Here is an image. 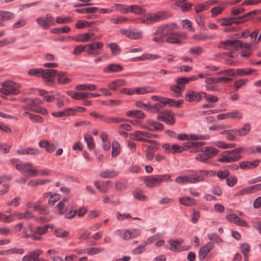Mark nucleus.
I'll use <instances>...</instances> for the list:
<instances>
[{
    "label": "nucleus",
    "instance_id": "nucleus-1",
    "mask_svg": "<svg viewBox=\"0 0 261 261\" xmlns=\"http://www.w3.org/2000/svg\"><path fill=\"white\" fill-rule=\"evenodd\" d=\"M172 26L176 27L175 24H165L158 27L153 33L154 37L153 41L158 43H163L165 41L169 43H178L177 36L175 33H172L171 30Z\"/></svg>",
    "mask_w": 261,
    "mask_h": 261
},
{
    "label": "nucleus",
    "instance_id": "nucleus-2",
    "mask_svg": "<svg viewBox=\"0 0 261 261\" xmlns=\"http://www.w3.org/2000/svg\"><path fill=\"white\" fill-rule=\"evenodd\" d=\"M11 164L22 174L31 176H38V170L36 169L32 163H23L17 159H12L10 160Z\"/></svg>",
    "mask_w": 261,
    "mask_h": 261
},
{
    "label": "nucleus",
    "instance_id": "nucleus-3",
    "mask_svg": "<svg viewBox=\"0 0 261 261\" xmlns=\"http://www.w3.org/2000/svg\"><path fill=\"white\" fill-rule=\"evenodd\" d=\"M243 149V147H238L231 150L225 151L222 154L218 161L224 163L234 162L239 161L242 158L240 154Z\"/></svg>",
    "mask_w": 261,
    "mask_h": 261
},
{
    "label": "nucleus",
    "instance_id": "nucleus-4",
    "mask_svg": "<svg viewBox=\"0 0 261 261\" xmlns=\"http://www.w3.org/2000/svg\"><path fill=\"white\" fill-rule=\"evenodd\" d=\"M171 175L166 174L156 176H148L144 179V184L148 188H151L160 186L162 182L171 180Z\"/></svg>",
    "mask_w": 261,
    "mask_h": 261
},
{
    "label": "nucleus",
    "instance_id": "nucleus-5",
    "mask_svg": "<svg viewBox=\"0 0 261 261\" xmlns=\"http://www.w3.org/2000/svg\"><path fill=\"white\" fill-rule=\"evenodd\" d=\"M0 92L4 95H16L19 93V84L11 81H6L1 83Z\"/></svg>",
    "mask_w": 261,
    "mask_h": 261
},
{
    "label": "nucleus",
    "instance_id": "nucleus-6",
    "mask_svg": "<svg viewBox=\"0 0 261 261\" xmlns=\"http://www.w3.org/2000/svg\"><path fill=\"white\" fill-rule=\"evenodd\" d=\"M250 45L248 43H243L238 40H228L223 42H221L218 45V47L223 49H237L238 47L249 48Z\"/></svg>",
    "mask_w": 261,
    "mask_h": 261
},
{
    "label": "nucleus",
    "instance_id": "nucleus-7",
    "mask_svg": "<svg viewBox=\"0 0 261 261\" xmlns=\"http://www.w3.org/2000/svg\"><path fill=\"white\" fill-rule=\"evenodd\" d=\"M201 151V153L196 155V159L201 162H205L207 160L212 158L218 152V150L217 149L210 146L203 148Z\"/></svg>",
    "mask_w": 261,
    "mask_h": 261
},
{
    "label": "nucleus",
    "instance_id": "nucleus-8",
    "mask_svg": "<svg viewBox=\"0 0 261 261\" xmlns=\"http://www.w3.org/2000/svg\"><path fill=\"white\" fill-rule=\"evenodd\" d=\"M36 22L39 26L44 30L55 25L54 18L49 14H47L44 17L37 18Z\"/></svg>",
    "mask_w": 261,
    "mask_h": 261
},
{
    "label": "nucleus",
    "instance_id": "nucleus-9",
    "mask_svg": "<svg viewBox=\"0 0 261 261\" xmlns=\"http://www.w3.org/2000/svg\"><path fill=\"white\" fill-rule=\"evenodd\" d=\"M202 178L199 176L195 177L193 175L192 171H190V174L187 176H178L175 179V181L180 184L183 185L187 183H196L199 181H202Z\"/></svg>",
    "mask_w": 261,
    "mask_h": 261
},
{
    "label": "nucleus",
    "instance_id": "nucleus-10",
    "mask_svg": "<svg viewBox=\"0 0 261 261\" xmlns=\"http://www.w3.org/2000/svg\"><path fill=\"white\" fill-rule=\"evenodd\" d=\"M103 43L102 42H94L85 45L86 53L88 55H97L99 54L97 49L102 48Z\"/></svg>",
    "mask_w": 261,
    "mask_h": 261
},
{
    "label": "nucleus",
    "instance_id": "nucleus-11",
    "mask_svg": "<svg viewBox=\"0 0 261 261\" xmlns=\"http://www.w3.org/2000/svg\"><path fill=\"white\" fill-rule=\"evenodd\" d=\"M142 127L152 132H155L163 130L164 125L155 120L148 119L146 121V124L142 125Z\"/></svg>",
    "mask_w": 261,
    "mask_h": 261
},
{
    "label": "nucleus",
    "instance_id": "nucleus-12",
    "mask_svg": "<svg viewBox=\"0 0 261 261\" xmlns=\"http://www.w3.org/2000/svg\"><path fill=\"white\" fill-rule=\"evenodd\" d=\"M162 148L166 153L174 154L176 153H180L185 150V148L177 144L170 145L169 144H164L162 145Z\"/></svg>",
    "mask_w": 261,
    "mask_h": 261
},
{
    "label": "nucleus",
    "instance_id": "nucleus-13",
    "mask_svg": "<svg viewBox=\"0 0 261 261\" xmlns=\"http://www.w3.org/2000/svg\"><path fill=\"white\" fill-rule=\"evenodd\" d=\"M68 94L72 98L80 100L83 99L85 98H89L90 97H99L100 94L99 93H91L87 92H75L73 91L68 92Z\"/></svg>",
    "mask_w": 261,
    "mask_h": 261
},
{
    "label": "nucleus",
    "instance_id": "nucleus-14",
    "mask_svg": "<svg viewBox=\"0 0 261 261\" xmlns=\"http://www.w3.org/2000/svg\"><path fill=\"white\" fill-rule=\"evenodd\" d=\"M120 33L131 39H140L142 37V32L136 29H121Z\"/></svg>",
    "mask_w": 261,
    "mask_h": 261
},
{
    "label": "nucleus",
    "instance_id": "nucleus-15",
    "mask_svg": "<svg viewBox=\"0 0 261 261\" xmlns=\"http://www.w3.org/2000/svg\"><path fill=\"white\" fill-rule=\"evenodd\" d=\"M43 251L37 249L28 253L23 256L21 259L22 261H37L38 257L42 254Z\"/></svg>",
    "mask_w": 261,
    "mask_h": 261
},
{
    "label": "nucleus",
    "instance_id": "nucleus-16",
    "mask_svg": "<svg viewBox=\"0 0 261 261\" xmlns=\"http://www.w3.org/2000/svg\"><path fill=\"white\" fill-rule=\"evenodd\" d=\"M42 78L46 82L54 83L55 76L57 75V70L55 69H43Z\"/></svg>",
    "mask_w": 261,
    "mask_h": 261
},
{
    "label": "nucleus",
    "instance_id": "nucleus-17",
    "mask_svg": "<svg viewBox=\"0 0 261 261\" xmlns=\"http://www.w3.org/2000/svg\"><path fill=\"white\" fill-rule=\"evenodd\" d=\"M214 244L212 242L206 243L204 246H202L199 252V258L200 260H203L206 256L207 254L214 248Z\"/></svg>",
    "mask_w": 261,
    "mask_h": 261
},
{
    "label": "nucleus",
    "instance_id": "nucleus-18",
    "mask_svg": "<svg viewBox=\"0 0 261 261\" xmlns=\"http://www.w3.org/2000/svg\"><path fill=\"white\" fill-rule=\"evenodd\" d=\"M232 79L226 76H222L219 77H207L205 79V82L207 84L211 85L213 84H217L219 83H229L231 82Z\"/></svg>",
    "mask_w": 261,
    "mask_h": 261
},
{
    "label": "nucleus",
    "instance_id": "nucleus-19",
    "mask_svg": "<svg viewBox=\"0 0 261 261\" xmlns=\"http://www.w3.org/2000/svg\"><path fill=\"white\" fill-rule=\"evenodd\" d=\"M245 17H228L223 18L219 20L222 25L230 26L233 23H240L243 21L242 20Z\"/></svg>",
    "mask_w": 261,
    "mask_h": 261
},
{
    "label": "nucleus",
    "instance_id": "nucleus-20",
    "mask_svg": "<svg viewBox=\"0 0 261 261\" xmlns=\"http://www.w3.org/2000/svg\"><path fill=\"white\" fill-rule=\"evenodd\" d=\"M166 17L167 16L165 12L162 11L158 12L155 13L147 15V19H149V21L151 23L162 21L166 19Z\"/></svg>",
    "mask_w": 261,
    "mask_h": 261
},
{
    "label": "nucleus",
    "instance_id": "nucleus-21",
    "mask_svg": "<svg viewBox=\"0 0 261 261\" xmlns=\"http://www.w3.org/2000/svg\"><path fill=\"white\" fill-rule=\"evenodd\" d=\"M203 96L202 93H199L194 91H189L187 92L185 99L190 102L199 101Z\"/></svg>",
    "mask_w": 261,
    "mask_h": 261
},
{
    "label": "nucleus",
    "instance_id": "nucleus-22",
    "mask_svg": "<svg viewBox=\"0 0 261 261\" xmlns=\"http://www.w3.org/2000/svg\"><path fill=\"white\" fill-rule=\"evenodd\" d=\"M14 17V14L11 12L0 11V27L5 26L4 21L12 19Z\"/></svg>",
    "mask_w": 261,
    "mask_h": 261
},
{
    "label": "nucleus",
    "instance_id": "nucleus-23",
    "mask_svg": "<svg viewBox=\"0 0 261 261\" xmlns=\"http://www.w3.org/2000/svg\"><path fill=\"white\" fill-rule=\"evenodd\" d=\"M39 145L41 148H45L46 152L51 153L54 152L57 148V145L54 143H51L48 140L40 141Z\"/></svg>",
    "mask_w": 261,
    "mask_h": 261
},
{
    "label": "nucleus",
    "instance_id": "nucleus-24",
    "mask_svg": "<svg viewBox=\"0 0 261 261\" xmlns=\"http://www.w3.org/2000/svg\"><path fill=\"white\" fill-rule=\"evenodd\" d=\"M251 126L250 124L246 123L241 128L231 129L233 134L239 136H245L249 133L250 130Z\"/></svg>",
    "mask_w": 261,
    "mask_h": 261
},
{
    "label": "nucleus",
    "instance_id": "nucleus-25",
    "mask_svg": "<svg viewBox=\"0 0 261 261\" xmlns=\"http://www.w3.org/2000/svg\"><path fill=\"white\" fill-rule=\"evenodd\" d=\"M155 89L151 86L134 88V91L136 94H144L154 92Z\"/></svg>",
    "mask_w": 261,
    "mask_h": 261
},
{
    "label": "nucleus",
    "instance_id": "nucleus-26",
    "mask_svg": "<svg viewBox=\"0 0 261 261\" xmlns=\"http://www.w3.org/2000/svg\"><path fill=\"white\" fill-rule=\"evenodd\" d=\"M182 239H177L176 240H169L168 243L170 245L169 249L171 251L177 252L179 251L178 249L179 246L183 242Z\"/></svg>",
    "mask_w": 261,
    "mask_h": 261
},
{
    "label": "nucleus",
    "instance_id": "nucleus-27",
    "mask_svg": "<svg viewBox=\"0 0 261 261\" xmlns=\"http://www.w3.org/2000/svg\"><path fill=\"white\" fill-rule=\"evenodd\" d=\"M204 143L202 142H187L184 143V148L186 147L188 148H192L191 152H196L198 151V149H196L197 148L200 147L203 145ZM186 149H185L186 150Z\"/></svg>",
    "mask_w": 261,
    "mask_h": 261
},
{
    "label": "nucleus",
    "instance_id": "nucleus-28",
    "mask_svg": "<svg viewBox=\"0 0 261 261\" xmlns=\"http://www.w3.org/2000/svg\"><path fill=\"white\" fill-rule=\"evenodd\" d=\"M56 75L58 76V82L60 84L64 85L71 82V79L67 77L66 73L65 72L57 70Z\"/></svg>",
    "mask_w": 261,
    "mask_h": 261
},
{
    "label": "nucleus",
    "instance_id": "nucleus-29",
    "mask_svg": "<svg viewBox=\"0 0 261 261\" xmlns=\"http://www.w3.org/2000/svg\"><path fill=\"white\" fill-rule=\"evenodd\" d=\"M23 233L24 237L30 238L33 240H40L41 239V237L34 234V231L33 232L31 229V226H29L28 228H24L23 229Z\"/></svg>",
    "mask_w": 261,
    "mask_h": 261
},
{
    "label": "nucleus",
    "instance_id": "nucleus-30",
    "mask_svg": "<svg viewBox=\"0 0 261 261\" xmlns=\"http://www.w3.org/2000/svg\"><path fill=\"white\" fill-rule=\"evenodd\" d=\"M111 184V181H108L106 182L100 183L99 181H95L94 182L95 186L102 193L107 192Z\"/></svg>",
    "mask_w": 261,
    "mask_h": 261
},
{
    "label": "nucleus",
    "instance_id": "nucleus-31",
    "mask_svg": "<svg viewBox=\"0 0 261 261\" xmlns=\"http://www.w3.org/2000/svg\"><path fill=\"white\" fill-rule=\"evenodd\" d=\"M179 202L180 204L187 206H191L196 204L194 199L186 196L179 198Z\"/></svg>",
    "mask_w": 261,
    "mask_h": 261
},
{
    "label": "nucleus",
    "instance_id": "nucleus-32",
    "mask_svg": "<svg viewBox=\"0 0 261 261\" xmlns=\"http://www.w3.org/2000/svg\"><path fill=\"white\" fill-rule=\"evenodd\" d=\"M93 36L94 34L91 32L82 34L79 35L77 40L80 42H87L90 41L94 40L95 39L93 38Z\"/></svg>",
    "mask_w": 261,
    "mask_h": 261
},
{
    "label": "nucleus",
    "instance_id": "nucleus-33",
    "mask_svg": "<svg viewBox=\"0 0 261 261\" xmlns=\"http://www.w3.org/2000/svg\"><path fill=\"white\" fill-rule=\"evenodd\" d=\"M193 175L195 177L200 176L202 178V181L204 180L203 176H212L216 175V172L206 170H200L199 171H192Z\"/></svg>",
    "mask_w": 261,
    "mask_h": 261
},
{
    "label": "nucleus",
    "instance_id": "nucleus-34",
    "mask_svg": "<svg viewBox=\"0 0 261 261\" xmlns=\"http://www.w3.org/2000/svg\"><path fill=\"white\" fill-rule=\"evenodd\" d=\"M122 69V67L121 65L119 64H112L105 68L103 71L105 73H108L112 72H119L121 71Z\"/></svg>",
    "mask_w": 261,
    "mask_h": 261
},
{
    "label": "nucleus",
    "instance_id": "nucleus-35",
    "mask_svg": "<svg viewBox=\"0 0 261 261\" xmlns=\"http://www.w3.org/2000/svg\"><path fill=\"white\" fill-rule=\"evenodd\" d=\"M125 85V81L123 80H118L113 81L108 84V88L113 91H115L118 87H121Z\"/></svg>",
    "mask_w": 261,
    "mask_h": 261
},
{
    "label": "nucleus",
    "instance_id": "nucleus-36",
    "mask_svg": "<svg viewBox=\"0 0 261 261\" xmlns=\"http://www.w3.org/2000/svg\"><path fill=\"white\" fill-rule=\"evenodd\" d=\"M158 149V145L148 146L146 150V158L148 161L153 159L155 151Z\"/></svg>",
    "mask_w": 261,
    "mask_h": 261
},
{
    "label": "nucleus",
    "instance_id": "nucleus-37",
    "mask_svg": "<svg viewBox=\"0 0 261 261\" xmlns=\"http://www.w3.org/2000/svg\"><path fill=\"white\" fill-rule=\"evenodd\" d=\"M23 102L26 101L25 105L22 106V109L23 110L31 111L34 112V110H36V106L35 105V103H34V100L33 99L30 98L28 100H23Z\"/></svg>",
    "mask_w": 261,
    "mask_h": 261
},
{
    "label": "nucleus",
    "instance_id": "nucleus-38",
    "mask_svg": "<svg viewBox=\"0 0 261 261\" xmlns=\"http://www.w3.org/2000/svg\"><path fill=\"white\" fill-rule=\"evenodd\" d=\"M134 197L139 200L145 201L148 199L147 196L144 194L143 191L140 189H136L133 192Z\"/></svg>",
    "mask_w": 261,
    "mask_h": 261
},
{
    "label": "nucleus",
    "instance_id": "nucleus-39",
    "mask_svg": "<svg viewBox=\"0 0 261 261\" xmlns=\"http://www.w3.org/2000/svg\"><path fill=\"white\" fill-rule=\"evenodd\" d=\"M126 115L128 117H134L139 119H143L145 117V114L142 111L138 110L127 111Z\"/></svg>",
    "mask_w": 261,
    "mask_h": 261
},
{
    "label": "nucleus",
    "instance_id": "nucleus-40",
    "mask_svg": "<svg viewBox=\"0 0 261 261\" xmlns=\"http://www.w3.org/2000/svg\"><path fill=\"white\" fill-rule=\"evenodd\" d=\"M118 171L116 170H106L103 172H101L100 173V176L102 178H112L114 177L117 176L118 175Z\"/></svg>",
    "mask_w": 261,
    "mask_h": 261
},
{
    "label": "nucleus",
    "instance_id": "nucleus-41",
    "mask_svg": "<svg viewBox=\"0 0 261 261\" xmlns=\"http://www.w3.org/2000/svg\"><path fill=\"white\" fill-rule=\"evenodd\" d=\"M167 124L172 125L175 123L174 115L171 112H165L164 121Z\"/></svg>",
    "mask_w": 261,
    "mask_h": 261
},
{
    "label": "nucleus",
    "instance_id": "nucleus-42",
    "mask_svg": "<svg viewBox=\"0 0 261 261\" xmlns=\"http://www.w3.org/2000/svg\"><path fill=\"white\" fill-rule=\"evenodd\" d=\"M183 100H179L178 101H175L172 99L166 98L164 99L163 103H164V106L166 104H168L172 107H178L181 103H183Z\"/></svg>",
    "mask_w": 261,
    "mask_h": 261
},
{
    "label": "nucleus",
    "instance_id": "nucleus-43",
    "mask_svg": "<svg viewBox=\"0 0 261 261\" xmlns=\"http://www.w3.org/2000/svg\"><path fill=\"white\" fill-rule=\"evenodd\" d=\"M129 12L137 15H141L144 14L146 12V10L140 6L132 5L130 6Z\"/></svg>",
    "mask_w": 261,
    "mask_h": 261
},
{
    "label": "nucleus",
    "instance_id": "nucleus-44",
    "mask_svg": "<svg viewBox=\"0 0 261 261\" xmlns=\"http://www.w3.org/2000/svg\"><path fill=\"white\" fill-rule=\"evenodd\" d=\"M255 70L249 68H239L236 71V74L243 76L251 74Z\"/></svg>",
    "mask_w": 261,
    "mask_h": 261
},
{
    "label": "nucleus",
    "instance_id": "nucleus-45",
    "mask_svg": "<svg viewBox=\"0 0 261 261\" xmlns=\"http://www.w3.org/2000/svg\"><path fill=\"white\" fill-rule=\"evenodd\" d=\"M50 225L49 224L46 225L44 226H38L36 227V229L34 231V234L39 236L46 233Z\"/></svg>",
    "mask_w": 261,
    "mask_h": 261
},
{
    "label": "nucleus",
    "instance_id": "nucleus-46",
    "mask_svg": "<svg viewBox=\"0 0 261 261\" xmlns=\"http://www.w3.org/2000/svg\"><path fill=\"white\" fill-rule=\"evenodd\" d=\"M107 45L110 48L112 55L117 56L120 54L121 48L116 43H111Z\"/></svg>",
    "mask_w": 261,
    "mask_h": 261
},
{
    "label": "nucleus",
    "instance_id": "nucleus-47",
    "mask_svg": "<svg viewBox=\"0 0 261 261\" xmlns=\"http://www.w3.org/2000/svg\"><path fill=\"white\" fill-rule=\"evenodd\" d=\"M193 38L194 40H196L197 41H206L207 40L213 39L214 38V37L212 36H208L203 33H199V34H196L194 35L193 36Z\"/></svg>",
    "mask_w": 261,
    "mask_h": 261
},
{
    "label": "nucleus",
    "instance_id": "nucleus-48",
    "mask_svg": "<svg viewBox=\"0 0 261 261\" xmlns=\"http://www.w3.org/2000/svg\"><path fill=\"white\" fill-rule=\"evenodd\" d=\"M112 8H115L120 11L121 13H127L129 12L130 7L129 8L128 6L120 4H114Z\"/></svg>",
    "mask_w": 261,
    "mask_h": 261
},
{
    "label": "nucleus",
    "instance_id": "nucleus-49",
    "mask_svg": "<svg viewBox=\"0 0 261 261\" xmlns=\"http://www.w3.org/2000/svg\"><path fill=\"white\" fill-rule=\"evenodd\" d=\"M189 53L195 56H200L203 53V49L201 46H196L189 49Z\"/></svg>",
    "mask_w": 261,
    "mask_h": 261
},
{
    "label": "nucleus",
    "instance_id": "nucleus-50",
    "mask_svg": "<svg viewBox=\"0 0 261 261\" xmlns=\"http://www.w3.org/2000/svg\"><path fill=\"white\" fill-rule=\"evenodd\" d=\"M96 86L93 84L80 85L77 86L75 88V89L77 90H88L89 91H94L96 89Z\"/></svg>",
    "mask_w": 261,
    "mask_h": 261
},
{
    "label": "nucleus",
    "instance_id": "nucleus-51",
    "mask_svg": "<svg viewBox=\"0 0 261 261\" xmlns=\"http://www.w3.org/2000/svg\"><path fill=\"white\" fill-rule=\"evenodd\" d=\"M216 74L217 75H222L223 76H234L236 75V70L233 69H229L224 70H221L218 72Z\"/></svg>",
    "mask_w": 261,
    "mask_h": 261
},
{
    "label": "nucleus",
    "instance_id": "nucleus-52",
    "mask_svg": "<svg viewBox=\"0 0 261 261\" xmlns=\"http://www.w3.org/2000/svg\"><path fill=\"white\" fill-rule=\"evenodd\" d=\"M129 138L132 140H136L140 141H143L144 137L142 131L137 130L134 133L129 135Z\"/></svg>",
    "mask_w": 261,
    "mask_h": 261
},
{
    "label": "nucleus",
    "instance_id": "nucleus-53",
    "mask_svg": "<svg viewBox=\"0 0 261 261\" xmlns=\"http://www.w3.org/2000/svg\"><path fill=\"white\" fill-rule=\"evenodd\" d=\"M41 203L40 201H38L34 203L33 205L34 210L35 211H38L40 214H45L46 213V210L44 207L40 205Z\"/></svg>",
    "mask_w": 261,
    "mask_h": 261
},
{
    "label": "nucleus",
    "instance_id": "nucleus-54",
    "mask_svg": "<svg viewBox=\"0 0 261 261\" xmlns=\"http://www.w3.org/2000/svg\"><path fill=\"white\" fill-rule=\"evenodd\" d=\"M183 87L178 84L173 85L170 87V90L175 93V96L179 97L181 95V91Z\"/></svg>",
    "mask_w": 261,
    "mask_h": 261
},
{
    "label": "nucleus",
    "instance_id": "nucleus-55",
    "mask_svg": "<svg viewBox=\"0 0 261 261\" xmlns=\"http://www.w3.org/2000/svg\"><path fill=\"white\" fill-rule=\"evenodd\" d=\"M120 151V145L116 141H114L112 143V156L115 157L117 156Z\"/></svg>",
    "mask_w": 261,
    "mask_h": 261
},
{
    "label": "nucleus",
    "instance_id": "nucleus-56",
    "mask_svg": "<svg viewBox=\"0 0 261 261\" xmlns=\"http://www.w3.org/2000/svg\"><path fill=\"white\" fill-rule=\"evenodd\" d=\"M43 72V69H41V68H39V69L33 68V69H30L29 71L28 74L30 75H31V76H36V77H39V76H42V74Z\"/></svg>",
    "mask_w": 261,
    "mask_h": 261
},
{
    "label": "nucleus",
    "instance_id": "nucleus-57",
    "mask_svg": "<svg viewBox=\"0 0 261 261\" xmlns=\"http://www.w3.org/2000/svg\"><path fill=\"white\" fill-rule=\"evenodd\" d=\"M104 248L102 247L91 248L87 249V253L89 255H93L103 252Z\"/></svg>",
    "mask_w": 261,
    "mask_h": 261
},
{
    "label": "nucleus",
    "instance_id": "nucleus-58",
    "mask_svg": "<svg viewBox=\"0 0 261 261\" xmlns=\"http://www.w3.org/2000/svg\"><path fill=\"white\" fill-rule=\"evenodd\" d=\"M129 20L127 18L122 16H119L117 18H111L110 19L111 22L115 24L123 23Z\"/></svg>",
    "mask_w": 261,
    "mask_h": 261
},
{
    "label": "nucleus",
    "instance_id": "nucleus-59",
    "mask_svg": "<svg viewBox=\"0 0 261 261\" xmlns=\"http://www.w3.org/2000/svg\"><path fill=\"white\" fill-rule=\"evenodd\" d=\"M221 134H226V139L229 141H234L236 140V138L234 136L236 134H233L231 130L225 129V130H223L220 133Z\"/></svg>",
    "mask_w": 261,
    "mask_h": 261
},
{
    "label": "nucleus",
    "instance_id": "nucleus-60",
    "mask_svg": "<svg viewBox=\"0 0 261 261\" xmlns=\"http://www.w3.org/2000/svg\"><path fill=\"white\" fill-rule=\"evenodd\" d=\"M237 181L238 179L234 176H228L226 179L227 185L230 187L234 186L237 184Z\"/></svg>",
    "mask_w": 261,
    "mask_h": 261
},
{
    "label": "nucleus",
    "instance_id": "nucleus-61",
    "mask_svg": "<svg viewBox=\"0 0 261 261\" xmlns=\"http://www.w3.org/2000/svg\"><path fill=\"white\" fill-rule=\"evenodd\" d=\"M164 107V103H163V101H161V102L156 103L153 106H150V108L149 111H150L152 113H156L158 112L160 108H162Z\"/></svg>",
    "mask_w": 261,
    "mask_h": 261
},
{
    "label": "nucleus",
    "instance_id": "nucleus-62",
    "mask_svg": "<svg viewBox=\"0 0 261 261\" xmlns=\"http://www.w3.org/2000/svg\"><path fill=\"white\" fill-rule=\"evenodd\" d=\"M55 234L58 237L65 238L68 236L69 233L63 229L58 228L55 230Z\"/></svg>",
    "mask_w": 261,
    "mask_h": 261
},
{
    "label": "nucleus",
    "instance_id": "nucleus-63",
    "mask_svg": "<svg viewBox=\"0 0 261 261\" xmlns=\"http://www.w3.org/2000/svg\"><path fill=\"white\" fill-rule=\"evenodd\" d=\"M229 118L231 119H237L240 120L243 118V114L239 111H233L229 112Z\"/></svg>",
    "mask_w": 261,
    "mask_h": 261
},
{
    "label": "nucleus",
    "instance_id": "nucleus-64",
    "mask_svg": "<svg viewBox=\"0 0 261 261\" xmlns=\"http://www.w3.org/2000/svg\"><path fill=\"white\" fill-rule=\"evenodd\" d=\"M16 216L20 220L33 217L32 213L29 211H26L24 213H18L16 214Z\"/></svg>",
    "mask_w": 261,
    "mask_h": 261
}]
</instances>
